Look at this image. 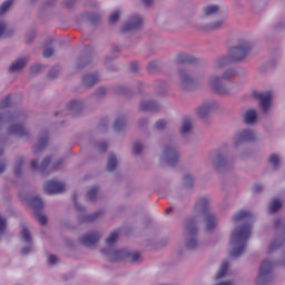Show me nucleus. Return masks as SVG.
I'll list each match as a JSON object with an SVG mask.
<instances>
[{
  "label": "nucleus",
  "instance_id": "obj_5",
  "mask_svg": "<svg viewBox=\"0 0 285 285\" xmlns=\"http://www.w3.org/2000/svg\"><path fill=\"white\" fill-rule=\"evenodd\" d=\"M195 208L206 216V230H215V226H217V218L208 210V198L204 197L198 200L195 204Z\"/></svg>",
  "mask_w": 285,
  "mask_h": 285
},
{
  "label": "nucleus",
  "instance_id": "obj_19",
  "mask_svg": "<svg viewBox=\"0 0 285 285\" xmlns=\"http://www.w3.org/2000/svg\"><path fill=\"white\" fill-rule=\"evenodd\" d=\"M97 81H99L98 72L87 75L82 79V86H85V88H92V86H95V83H97Z\"/></svg>",
  "mask_w": 285,
  "mask_h": 285
},
{
  "label": "nucleus",
  "instance_id": "obj_41",
  "mask_svg": "<svg viewBox=\"0 0 285 285\" xmlns=\"http://www.w3.org/2000/svg\"><path fill=\"white\" fill-rule=\"evenodd\" d=\"M10 101H11V96L8 95L0 104V110H6V108H8V106H10Z\"/></svg>",
  "mask_w": 285,
  "mask_h": 285
},
{
  "label": "nucleus",
  "instance_id": "obj_60",
  "mask_svg": "<svg viewBox=\"0 0 285 285\" xmlns=\"http://www.w3.org/2000/svg\"><path fill=\"white\" fill-rule=\"evenodd\" d=\"M264 187L262 186V185H254L253 186V190H254V193H262V189H263Z\"/></svg>",
  "mask_w": 285,
  "mask_h": 285
},
{
  "label": "nucleus",
  "instance_id": "obj_25",
  "mask_svg": "<svg viewBox=\"0 0 285 285\" xmlns=\"http://www.w3.org/2000/svg\"><path fill=\"white\" fill-rule=\"evenodd\" d=\"M203 12H204V17H213V14H217V12H219V6L209 4L204 8Z\"/></svg>",
  "mask_w": 285,
  "mask_h": 285
},
{
  "label": "nucleus",
  "instance_id": "obj_27",
  "mask_svg": "<svg viewBox=\"0 0 285 285\" xmlns=\"http://www.w3.org/2000/svg\"><path fill=\"white\" fill-rule=\"evenodd\" d=\"M213 110V105H203L197 109V115L200 119H204Z\"/></svg>",
  "mask_w": 285,
  "mask_h": 285
},
{
  "label": "nucleus",
  "instance_id": "obj_4",
  "mask_svg": "<svg viewBox=\"0 0 285 285\" xmlns=\"http://www.w3.org/2000/svg\"><path fill=\"white\" fill-rule=\"evenodd\" d=\"M21 119H23V112L14 111L8 117V121L10 125L9 127V135H17V137H28V130L23 128L21 125Z\"/></svg>",
  "mask_w": 285,
  "mask_h": 285
},
{
  "label": "nucleus",
  "instance_id": "obj_44",
  "mask_svg": "<svg viewBox=\"0 0 285 285\" xmlns=\"http://www.w3.org/2000/svg\"><path fill=\"white\" fill-rule=\"evenodd\" d=\"M165 126H168V121H166L165 119H160L155 124L156 130H164Z\"/></svg>",
  "mask_w": 285,
  "mask_h": 285
},
{
  "label": "nucleus",
  "instance_id": "obj_20",
  "mask_svg": "<svg viewBox=\"0 0 285 285\" xmlns=\"http://www.w3.org/2000/svg\"><path fill=\"white\" fill-rule=\"evenodd\" d=\"M28 61H29L28 57L17 59L9 67V71L10 72H17V70H21V68L26 67V63H28Z\"/></svg>",
  "mask_w": 285,
  "mask_h": 285
},
{
  "label": "nucleus",
  "instance_id": "obj_32",
  "mask_svg": "<svg viewBox=\"0 0 285 285\" xmlns=\"http://www.w3.org/2000/svg\"><path fill=\"white\" fill-rule=\"evenodd\" d=\"M214 166L216 170H219V168H224V166H226V158H224V155L217 154Z\"/></svg>",
  "mask_w": 285,
  "mask_h": 285
},
{
  "label": "nucleus",
  "instance_id": "obj_57",
  "mask_svg": "<svg viewBox=\"0 0 285 285\" xmlns=\"http://www.w3.org/2000/svg\"><path fill=\"white\" fill-rule=\"evenodd\" d=\"M47 262H48V264H50V265L57 264V257H56L55 255H49Z\"/></svg>",
  "mask_w": 285,
  "mask_h": 285
},
{
  "label": "nucleus",
  "instance_id": "obj_22",
  "mask_svg": "<svg viewBox=\"0 0 285 285\" xmlns=\"http://www.w3.org/2000/svg\"><path fill=\"white\" fill-rule=\"evenodd\" d=\"M197 61V58H194L193 56H188L186 53H180L176 57V62L178 65L181 63H195Z\"/></svg>",
  "mask_w": 285,
  "mask_h": 285
},
{
  "label": "nucleus",
  "instance_id": "obj_14",
  "mask_svg": "<svg viewBox=\"0 0 285 285\" xmlns=\"http://www.w3.org/2000/svg\"><path fill=\"white\" fill-rule=\"evenodd\" d=\"M129 262H139V257L141 254L139 252L130 253L128 249H118L114 253L112 262H117L119 259H128Z\"/></svg>",
  "mask_w": 285,
  "mask_h": 285
},
{
  "label": "nucleus",
  "instance_id": "obj_21",
  "mask_svg": "<svg viewBox=\"0 0 285 285\" xmlns=\"http://www.w3.org/2000/svg\"><path fill=\"white\" fill-rule=\"evenodd\" d=\"M48 146V132L41 134L38 139V144L33 147L35 153H39V150H43Z\"/></svg>",
  "mask_w": 285,
  "mask_h": 285
},
{
  "label": "nucleus",
  "instance_id": "obj_8",
  "mask_svg": "<svg viewBox=\"0 0 285 285\" xmlns=\"http://www.w3.org/2000/svg\"><path fill=\"white\" fill-rule=\"evenodd\" d=\"M50 161H52V156H47L39 167V160L33 159L30 163V168L31 170L39 169V173H41L42 175H50V173H52V170H57V168H59V164H61V161L55 163L50 169L46 170L48 166H50Z\"/></svg>",
  "mask_w": 285,
  "mask_h": 285
},
{
  "label": "nucleus",
  "instance_id": "obj_39",
  "mask_svg": "<svg viewBox=\"0 0 285 285\" xmlns=\"http://www.w3.org/2000/svg\"><path fill=\"white\" fill-rule=\"evenodd\" d=\"M23 166V158H20L17 163V166L14 168V176L20 177L21 176V167Z\"/></svg>",
  "mask_w": 285,
  "mask_h": 285
},
{
  "label": "nucleus",
  "instance_id": "obj_37",
  "mask_svg": "<svg viewBox=\"0 0 285 285\" xmlns=\"http://www.w3.org/2000/svg\"><path fill=\"white\" fill-rule=\"evenodd\" d=\"M10 6H12V0H7L0 6V14H6L8 10H10Z\"/></svg>",
  "mask_w": 285,
  "mask_h": 285
},
{
  "label": "nucleus",
  "instance_id": "obj_26",
  "mask_svg": "<svg viewBox=\"0 0 285 285\" xmlns=\"http://www.w3.org/2000/svg\"><path fill=\"white\" fill-rule=\"evenodd\" d=\"M282 208V200H279V198H274L268 207V213H271V215H273V213H277V210H279Z\"/></svg>",
  "mask_w": 285,
  "mask_h": 285
},
{
  "label": "nucleus",
  "instance_id": "obj_46",
  "mask_svg": "<svg viewBox=\"0 0 285 285\" xmlns=\"http://www.w3.org/2000/svg\"><path fill=\"white\" fill-rule=\"evenodd\" d=\"M284 240L274 239V242L271 244L269 249L275 250V248H279V246H283Z\"/></svg>",
  "mask_w": 285,
  "mask_h": 285
},
{
  "label": "nucleus",
  "instance_id": "obj_53",
  "mask_svg": "<svg viewBox=\"0 0 285 285\" xmlns=\"http://www.w3.org/2000/svg\"><path fill=\"white\" fill-rule=\"evenodd\" d=\"M284 220H282V219H276L275 222H274V228H276V229H279V228H284Z\"/></svg>",
  "mask_w": 285,
  "mask_h": 285
},
{
  "label": "nucleus",
  "instance_id": "obj_17",
  "mask_svg": "<svg viewBox=\"0 0 285 285\" xmlns=\"http://www.w3.org/2000/svg\"><path fill=\"white\" fill-rule=\"evenodd\" d=\"M100 237L101 236L98 233L86 234L81 238V244H83V246H87V248H91V246L97 245V243L99 242Z\"/></svg>",
  "mask_w": 285,
  "mask_h": 285
},
{
  "label": "nucleus",
  "instance_id": "obj_15",
  "mask_svg": "<svg viewBox=\"0 0 285 285\" xmlns=\"http://www.w3.org/2000/svg\"><path fill=\"white\" fill-rule=\"evenodd\" d=\"M66 190V185L56 180H49L45 184V193L47 195H58Z\"/></svg>",
  "mask_w": 285,
  "mask_h": 285
},
{
  "label": "nucleus",
  "instance_id": "obj_13",
  "mask_svg": "<svg viewBox=\"0 0 285 285\" xmlns=\"http://www.w3.org/2000/svg\"><path fill=\"white\" fill-rule=\"evenodd\" d=\"M164 157L168 164V166H177V161H179V154L173 144L166 145L164 149Z\"/></svg>",
  "mask_w": 285,
  "mask_h": 285
},
{
  "label": "nucleus",
  "instance_id": "obj_49",
  "mask_svg": "<svg viewBox=\"0 0 285 285\" xmlns=\"http://www.w3.org/2000/svg\"><path fill=\"white\" fill-rule=\"evenodd\" d=\"M60 68L59 66H55L51 68V70L49 71V77L51 79H55V77H57V72H59Z\"/></svg>",
  "mask_w": 285,
  "mask_h": 285
},
{
  "label": "nucleus",
  "instance_id": "obj_9",
  "mask_svg": "<svg viewBox=\"0 0 285 285\" xmlns=\"http://www.w3.org/2000/svg\"><path fill=\"white\" fill-rule=\"evenodd\" d=\"M253 97L258 100L261 110L266 115L271 110L273 94L271 91H254Z\"/></svg>",
  "mask_w": 285,
  "mask_h": 285
},
{
  "label": "nucleus",
  "instance_id": "obj_63",
  "mask_svg": "<svg viewBox=\"0 0 285 285\" xmlns=\"http://www.w3.org/2000/svg\"><path fill=\"white\" fill-rule=\"evenodd\" d=\"M142 2L145 3V6H151L153 4V0H142Z\"/></svg>",
  "mask_w": 285,
  "mask_h": 285
},
{
  "label": "nucleus",
  "instance_id": "obj_2",
  "mask_svg": "<svg viewBox=\"0 0 285 285\" xmlns=\"http://www.w3.org/2000/svg\"><path fill=\"white\" fill-rule=\"evenodd\" d=\"M250 50H253V46L250 43L239 42L237 46L230 48L229 56L219 58L216 61V66L217 68H224V66H228V63L242 61L250 55Z\"/></svg>",
  "mask_w": 285,
  "mask_h": 285
},
{
  "label": "nucleus",
  "instance_id": "obj_52",
  "mask_svg": "<svg viewBox=\"0 0 285 285\" xmlns=\"http://www.w3.org/2000/svg\"><path fill=\"white\" fill-rule=\"evenodd\" d=\"M6 230V217L0 215V235Z\"/></svg>",
  "mask_w": 285,
  "mask_h": 285
},
{
  "label": "nucleus",
  "instance_id": "obj_43",
  "mask_svg": "<svg viewBox=\"0 0 285 285\" xmlns=\"http://www.w3.org/2000/svg\"><path fill=\"white\" fill-rule=\"evenodd\" d=\"M8 32H10L8 24L3 21H0V37H2V35H8Z\"/></svg>",
  "mask_w": 285,
  "mask_h": 285
},
{
  "label": "nucleus",
  "instance_id": "obj_42",
  "mask_svg": "<svg viewBox=\"0 0 285 285\" xmlns=\"http://www.w3.org/2000/svg\"><path fill=\"white\" fill-rule=\"evenodd\" d=\"M43 70L42 65H33L30 67V75H38V72H41Z\"/></svg>",
  "mask_w": 285,
  "mask_h": 285
},
{
  "label": "nucleus",
  "instance_id": "obj_59",
  "mask_svg": "<svg viewBox=\"0 0 285 285\" xmlns=\"http://www.w3.org/2000/svg\"><path fill=\"white\" fill-rule=\"evenodd\" d=\"M30 250H32V247L30 245H28L21 249V253H22V255H28V253H30Z\"/></svg>",
  "mask_w": 285,
  "mask_h": 285
},
{
  "label": "nucleus",
  "instance_id": "obj_33",
  "mask_svg": "<svg viewBox=\"0 0 285 285\" xmlns=\"http://www.w3.org/2000/svg\"><path fill=\"white\" fill-rule=\"evenodd\" d=\"M125 127H126V118L125 117L117 118L115 120V122H114V130L119 132V130H124Z\"/></svg>",
  "mask_w": 285,
  "mask_h": 285
},
{
  "label": "nucleus",
  "instance_id": "obj_10",
  "mask_svg": "<svg viewBox=\"0 0 285 285\" xmlns=\"http://www.w3.org/2000/svg\"><path fill=\"white\" fill-rule=\"evenodd\" d=\"M31 204L36 219L41 226H46L48 224V218L46 215H41V210H43V200H41V197L36 196L31 199Z\"/></svg>",
  "mask_w": 285,
  "mask_h": 285
},
{
  "label": "nucleus",
  "instance_id": "obj_7",
  "mask_svg": "<svg viewBox=\"0 0 285 285\" xmlns=\"http://www.w3.org/2000/svg\"><path fill=\"white\" fill-rule=\"evenodd\" d=\"M184 235L185 237H188L186 247L189 249L197 248V223L195 219H189L186 222Z\"/></svg>",
  "mask_w": 285,
  "mask_h": 285
},
{
  "label": "nucleus",
  "instance_id": "obj_35",
  "mask_svg": "<svg viewBox=\"0 0 285 285\" xmlns=\"http://www.w3.org/2000/svg\"><path fill=\"white\" fill-rule=\"evenodd\" d=\"M119 17H121V11L115 10L109 14V23H117V21H119Z\"/></svg>",
  "mask_w": 285,
  "mask_h": 285
},
{
  "label": "nucleus",
  "instance_id": "obj_61",
  "mask_svg": "<svg viewBox=\"0 0 285 285\" xmlns=\"http://www.w3.org/2000/svg\"><path fill=\"white\" fill-rule=\"evenodd\" d=\"M6 170V164L0 161V175Z\"/></svg>",
  "mask_w": 285,
  "mask_h": 285
},
{
  "label": "nucleus",
  "instance_id": "obj_55",
  "mask_svg": "<svg viewBox=\"0 0 285 285\" xmlns=\"http://www.w3.org/2000/svg\"><path fill=\"white\" fill-rule=\"evenodd\" d=\"M98 148H99L100 153H106L108 150V144L100 142Z\"/></svg>",
  "mask_w": 285,
  "mask_h": 285
},
{
  "label": "nucleus",
  "instance_id": "obj_6",
  "mask_svg": "<svg viewBox=\"0 0 285 285\" xmlns=\"http://www.w3.org/2000/svg\"><path fill=\"white\" fill-rule=\"evenodd\" d=\"M273 263L263 261L258 269V276L256 278V285H268L273 282Z\"/></svg>",
  "mask_w": 285,
  "mask_h": 285
},
{
  "label": "nucleus",
  "instance_id": "obj_18",
  "mask_svg": "<svg viewBox=\"0 0 285 285\" xmlns=\"http://www.w3.org/2000/svg\"><path fill=\"white\" fill-rule=\"evenodd\" d=\"M244 121L247 126H255V124H257V110H247L244 115Z\"/></svg>",
  "mask_w": 285,
  "mask_h": 285
},
{
  "label": "nucleus",
  "instance_id": "obj_30",
  "mask_svg": "<svg viewBox=\"0 0 285 285\" xmlns=\"http://www.w3.org/2000/svg\"><path fill=\"white\" fill-rule=\"evenodd\" d=\"M226 273H228V261H224L222 263L219 272L216 274V279H222L226 277Z\"/></svg>",
  "mask_w": 285,
  "mask_h": 285
},
{
  "label": "nucleus",
  "instance_id": "obj_45",
  "mask_svg": "<svg viewBox=\"0 0 285 285\" xmlns=\"http://www.w3.org/2000/svg\"><path fill=\"white\" fill-rule=\"evenodd\" d=\"M184 184H185L186 188H193V176H190L188 174L185 175Z\"/></svg>",
  "mask_w": 285,
  "mask_h": 285
},
{
  "label": "nucleus",
  "instance_id": "obj_47",
  "mask_svg": "<svg viewBox=\"0 0 285 285\" xmlns=\"http://www.w3.org/2000/svg\"><path fill=\"white\" fill-rule=\"evenodd\" d=\"M147 70L150 75H153V72H157V61L149 62Z\"/></svg>",
  "mask_w": 285,
  "mask_h": 285
},
{
  "label": "nucleus",
  "instance_id": "obj_50",
  "mask_svg": "<svg viewBox=\"0 0 285 285\" xmlns=\"http://www.w3.org/2000/svg\"><path fill=\"white\" fill-rule=\"evenodd\" d=\"M144 150V147L139 142L134 144V155H139Z\"/></svg>",
  "mask_w": 285,
  "mask_h": 285
},
{
  "label": "nucleus",
  "instance_id": "obj_54",
  "mask_svg": "<svg viewBox=\"0 0 285 285\" xmlns=\"http://www.w3.org/2000/svg\"><path fill=\"white\" fill-rule=\"evenodd\" d=\"M104 95H106V88H104V87L98 88L96 91V96L104 97Z\"/></svg>",
  "mask_w": 285,
  "mask_h": 285
},
{
  "label": "nucleus",
  "instance_id": "obj_58",
  "mask_svg": "<svg viewBox=\"0 0 285 285\" xmlns=\"http://www.w3.org/2000/svg\"><path fill=\"white\" fill-rule=\"evenodd\" d=\"M130 70H131V72H138L139 65L137 62H131Z\"/></svg>",
  "mask_w": 285,
  "mask_h": 285
},
{
  "label": "nucleus",
  "instance_id": "obj_36",
  "mask_svg": "<svg viewBox=\"0 0 285 285\" xmlns=\"http://www.w3.org/2000/svg\"><path fill=\"white\" fill-rule=\"evenodd\" d=\"M21 236L23 242H27L28 244L32 242V237L30 236V230H28V227L22 228Z\"/></svg>",
  "mask_w": 285,
  "mask_h": 285
},
{
  "label": "nucleus",
  "instance_id": "obj_62",
  "mask_svg": "<svg viewBox=\"0 0 285 285\" xmlns=\"http://www.w3.org/2000/svg\"><path fill=\"white\" fill-rule=\"evenodd\" d=\"M276 30H284V23H277Z\"/></svg>",
  "mask_w": 285,
  "mask_h": 285
},
{
  "label": "nucleus",
  "instance_id": "obj_51",
  "mask_svg": "<svg viewBox=\"0 0 285 285\" xmlns=\"http://www.w3.org/2000/svg\"><path fill=\"white\" fill-rule=\"evenodd\" d=\"M52 55H55V50H52V48L45 49V51H43L45 59H50V57H52Z\"/></svg>",
  "mask_w": 285,
  "mask_h": 285
},
{
  "label": "nucleus",
  "instance_id": "obj_40",
  "mask_svg": "<svg viewBox=\"0 0 285 285\" xmlns=\"http://www.w3.org/2000/svg\"><path fill=\"white\" fill-rule=\"evenodd\" d=\"M81 107V102L77 101V100H71L68 104V110H79V108Z\"/></svg>",
  "mask_w": 285,
  "mask_h": 285
},
{
  "label": "nucleus",
  "instance_id": "obj_24",
  "mask_svg": "<svg viewBox=\"0 0 285 285\" xmlns=\"http://www.w3.org/2000/svg\"><path fill=\"white\" fill-rule=\"evenodd\" d=\"M179 76L183 88H188V86H193V78H190V76L186 71H180Z\"/></svg>",
  "mask_w": 285,
  "mask_h": 285
},
{
  "label": "nucleus",
  "instance_id": "obj_1",
  "mask_svg": "<svg viewBox=\"0 0 285 285\" xmlns=\"http://www.w3.org/2000/svg\"><path fill=\"white\" fill-rule=\"evenodd\" d=\"M253 219V214L250 212L240 210L234 215L233 220L235 223L243 222L240 227H236L229 238V244L233 246L230 257H239L246 250V243L250 239L253 233V226L250 222Z\"/></svg>",
  "mask_w": 285,
  "mask_h": 285
},
{
  "label": "nucleus",
  "instance_id": "obj_31",
  "mask_svg": "<svg viewBox=\"0 0 285 285\" xmlns=\"http://www.w3.org/2000/svg\"><path fill=\"white\" fill-rule=\"evenodd\" d=\"M117 239H119V230H114L110 233L109 237L106 238V245L114 246Z\"/></svg>",
  "mask_w": 285,
  "mask_h": 285
},
{
  "label": "nucleus",
  "instance_id": "obj_11",
  "mask_svg": "<svg viewBox=\"0 0 285 285\" xmlns=\"http://www.w3.org/2000/svg\"><path fill=\"white\" fill-rule=\"evenodd\" d=\"M142 23L144 19H141V16L134 14L129 17L127 22L120 27V32H132L138 30V28H141Z\"/></svg>",
  "mask_w": 285,
  "mask_h": 285
},
{
  "label": "nucleus",
  "instance_id": "obj_64",
  "mask_svg": "<svg viewBox=\"0 0 285 285\" xmlns=\"http://www.w3.org/2000/svg\"><path fill=\"white\" fill-rule=\"evenodd\" d=\"M165 213L166 215H169V213H173V207L167 208Z\"/></svg>",
  "mask_w": 285,
  "mask_h": 285
},
{
  "label": "nucleus",
  "instance_id": "obj_16",
  "mask_svg": "<svg viewBox=\"0 0 285 285\" xmlns=\"http://www.w3.org/2000/svg\"><path fill=\"white\" fill-rule=\"evenodd\" d=\"M256 135L253 132V130L245 129L242 130L236 137H235V146H238V144H244L246 141H255Z\"/></svg>",
  "mask_w": 285,
  "mask_h": 285
},
{
  "label": "nucleus",
  "instance_id": "obj_29",
  "mask_svg": "<svg viewBox=\"0 0 285 285\" xmlns=\"http://www.w3.org/2000/svg\"><path fill=\"white\" fill-rule=\"evenodd\" d=\"M116 168H117V157L110 154L107 161V170L108 173H112V170H115Z\"/></svg>",
  "mask_w": 285,
  "mask_h": 285
},
{
  "label": "nucleus",
  "instance_id": "obj_34",
  "mask_svg": "<svg viewBox=\"0 0 285 285\" xmlns=\"http://www.w3.org/2000/svg\"><path fill=\"white\" fill-rule=\"evenodd\" d=\"M98 193H99V186L92 187V188L87 193L88 200H89V202H95V199H97Z\"/></svg>",
  "mask_w": 285,
  "mask_h": 285
},
{
  "label": "nucleus",
  "instance_id": "obj_28",
  "mask_svg": "<svg viewBox=\"0 0 285 285\" xmlns=\"http://www.w3.org/2000/svg\"><path fill=\"white\" fill-rule=\"evenodd\" d=\"M193 130V124L188 117L184 118L183 126L180 128V135H186V132H190Z\"/></svg>",
  "mask_w": 285,
  "mask_h": 285
},
{
  "label": "nucleus",
  "instance_id": "obj_48",
  "mask_svg": "<svg viewBox=\"0 0 285 285\" xmlns=\"http://www.w3.org/2000/svg\"><path fill=\"white\" fill-rule=\"evenodd\" d=\"M100 215H101V212H97L95 214L86 216L85 222H95V219L99 218Z\"/></svg>",
  "mask_w": 285,
  "mask_h": 285
},
{
  "label": "nucleus",
  "instance_id": "obj_3",
  "mask_svg": "<svg viewBox=\"0 0 285 285\" xmlns=\"http://www.w3.org/2000/svg\"><path fill=\"white\" fill-rule=\"evenodd\" d=\"M230 77H235V70L229 69L224 72V75L219 77H212L209 80V86L213 88L214 92L217 95H227L228 89L226 88V83H228Z\"/></svg>",
  "mask_w": 285,
  "mask_h": 285
},
{
  "label": "nucleus",
  "instance_id": "obj_56",
  "mask_svg": "<svg viewBox=\"0 0 285 285\" xmlns=\"http://www.w3.org/2000/svg\"><path fill=\"white\" fill-rule=\"evenodd\" d=\"M73 199V204L77 210H83V207L79 206V204L77 203V194H73L72 196Z\"/></svg>",
  "mask_w": 285,
  "mask_h": 285
},
{
  "label": "nucleus",
  "instance_id": "obj_12",
  "mask_svg": "<svg viewBox=\"0 0 285 285\" xmlns=\"http://www.w3.org/2000/svg\"><path fill=\"white\" fill-rule=\"evenodd\" d=\"M226 26V18H219L212 23L198 22L196 24V30L199 32H210L212 30H219Z\"/></svg>",
  "mask_w": 285,
  "mask_h": 285
},
{
  "label": "nucleus",
  "instance_id": "obj_23",
  "mask_svg": "<svg viewBox=\"0 0 285 285\" xmlns=\"http://www.w3.org/2000/svg\"><path fill=\"white\" fill-rule=\"evenodd\" d=\"M140 110L155 112L157 110V102L149 100L140 104Z\"/></svg>",
  "mask_w": 285,
  "mask_h": 285
},
{
  "label": "nucleus",
  "instance_id": "obj_38",
  "mask_svg": "<svg viewBox=\"0 0 285 285\" xmlns=\"http://www.w3.org/2000/svg\"><path fill=\"white\" fill-rule=\"evenodd\" d=\"M269 164H272V166H274L275 168H277V166H279V155L273 154V155L269 157Z\"/></svg>",
  "mask_w": 285,
  "mask_h": 285
}]
</instances>
